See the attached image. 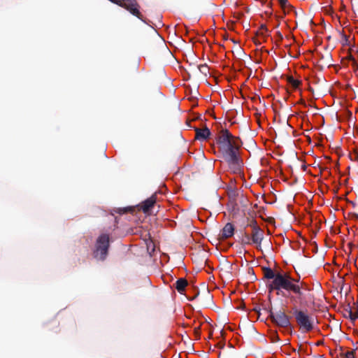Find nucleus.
<instances>
[{"label":"nucleus","instance_id":"obj_8","mask_svg":"<svg viewBox=\"0 0 358 358\" xmlns=\"http://www.w3.org/2000/svg\"><path fill=\"white\" fill-rule=\"evenodd\" d=\"M250 236L252 244L256 245L258 250H262L261 243L264 238V231L260 227H255Z\"/></svg>","mask_w":358,"mask_h":358},{"label":"nucleus","instance_id":"obj_30","mask_svg":"<svg viewBox=\"0 0 358 358\" xmlns=\"http://www.w3.org/2000/svg\"><path fill=\"white\" fill-rule=\"evenodd\" d=\"M277 34H278V36L280 39H282V35L281 34V33H280V32H279V31H278V32L277 33Z\"/></svg>","mask_w":358,"mask_h":358},{"label":"nucleus","instance_id":"obj_28","mask_svg":"<svg viewBox=\"0 0 358 358\" xmlns=\"http://www.w3.org/2000/svg\"><path fill=\"white\" fill-rule=\"evenodd\" d=\"M322 343H323V341L322 340H320V341H317V342H315V345L319 346V345H322Z\"/></svg>","mask_w":358,"mask_h":358},{"label":"nucleus","instance_id":"obj_1","mask_svg":"<svg viewBox=\"0 0 358 358\" xmlns=\"http://www.w3.org/2000/svg\"><path fill=\"white\" fill-rule=\"evenodd\" d=\"M269 292L273 290H277L278 295L285 296L284 292L281 290L282 289L287 291H292L295 294H301L300 287L292 283L290 277L287 275H283L278 273L276 277L268 285Z\"/></svg>","mask_w":358,"mask_h":358},{"label":"nucleus","instance_id":"obj_21","mask_svg":"<svg viewBox=\"0 0 358 358\" xmlns=\"http://www.w3.org/2000/svg\"><path fill=\"white\" fill-rule=\"evenodd\" d=\"M310 130H306L303 133V137L305 138V141L308 143V144L311 143V136L309 134Z\"/></svg>","mask_w":358,"mask_h":358},{"label":"nucleus","instance_id":"obj_3","mask_svg":"<svg viewBox=\"0 0 358 358\" xmlns=\"http://www.w3.org/2000/svg\"><path fill=\"white\" fill-rule=\"evenodd\" d=\"M239 148H235L221 152L224 159L227 163L229 169L234 173H241L243 167V162L238 155Z\"/></svg>","mask_w":358,"mask_h":358},{"label":"nucleus","instance_id":"obj_9","mask_svg":"<svg viewBox=\"0 0 358 358\" xmlns=\"http://www.w3.org/2000/svg\"><path fill=\"white\" fill-rule=\"evenodd\" d=\"M234 234V225L228 222L227 223L220 234V238L222 240L227 239L231 237Z\"/></svg>","mask_w":358,"mask_h":358},{"label":"nucleus","instance_id":"obj_15","mask_svg":"<svg viewBox=\"0 0 358 358\" xmlns=\"http://www.w3.org/2000/svg\"><path fill=\"white\" fill-rule=\"evenodd\" d=\"M264 277L267 279H273L274 280L277 275V273H275L274 271L270 268H265L264 270Z\"/></svg>","mask_w":358,"mask_h":358},{"label":"nucleus","instance_id":"obj_18","mask_svg":"<svg viewBox=\"0 0 358 358\" xmlns=\"http://www.w3.org/2000/svg\"><path fill=\"white\" fill-rule=\"evenodd\" d=\"M268 31V29L265 24H262L257 32V34L259 36H264L265 33Z\"/></svg>","mask_w":358,"mask_h":358},{"label":"nucleus","instance_id":"obj_36","mask_svg":"<svg viewBox=\"0 0 358 358\" xmlns=\"http://www.w3.org/2000/svg\"><path fill=\"white\" fill-rule=\"evenodd\" d=\"M317 42V39L315 38V41H314L315 45H316Z\"/></svg>","mask_w":358,"mask_h":358},{"label":"nucleus","instance_id":"obj_10","mask_svg":"<svg viewBox=\"0 0 358 358\" xmlns=\"http://www.w3.org/2000/svg\"><path fill=\"white\" fill-rule=\"evenodd\" d=\"M194 131L195 138L199 141H206L211 134L210 129L206 127L201 129L195 127Z\"/></svg>","mask_w":358,"mask_h":358},{"label":"nucleus","instance_id":"obj_12","mask_svg":"<svg viewBox=\"0 0 358 358\" xmlns=\"http://www.w3.org/2000/svg\"><path fill=\"white\" fill-rule=\"evenodd\" d=\"M299 353L300 355L303 356V358L306 357H311L312 354V348L310 343H304L301 344L299 347Z\"/></svg>","mask_w":358,"mask_h":358},{"label":"nucleus","instance_id":"obj_20","mask_svg":"<svg viewBox=\"0 0 358 358\" xmlns=\"http://www.w3.org/2000/svg\"><path fill=\"white\" fill-rule=\"evenodd\" d=\"M278 1L282 9L285 10L286 8H290V4L289 3L287 0H278Z\"/></svg>","mask_w":358,"mask_h":358},{"label":"nucleus","instance_id":"obj_29","mask_svg":"<svg viewBox=\"0 0 358 358\" xmlns=\"http://www.w3.org/2000/svg\"><path fill=\"white\" fill-rule=\"evenodd\" d=\"M306 85H307V86L308 87V89H309V90H311V87H310V81H309V80H308V79H306Z\"/></svg>","mask_w":358,"mask_h":358},{"label":"nucleus","instance_id":"obj_35","mask_svg":"<svg viewBox=\"0 0 358 358\" xmlns=\"http://www.w3.org/2000/svg\"><path fill=\"white\" fill-rule=\"evenodd\" d=\"M323 308H327V306H321V308H320V309H323Z\"/></svg>","mask_w":358,"mask_h":358},{"label":"nucleus","instance_id":"obj_2","mask_svg":"<svg viewBox=\"0 0 358 358\" xmlns=\"http://www.w3.org/2000/svg\"><path fill=\"white\" fill-rule=\"evenodd\" d=\"M220 152L241 148L242 143L238 137L233 136L228 129H222L217 141Z\"/></svg>","mask_w":358,"mask_h":358},{"label":"nucleus","instance_id":"obj_22","mask_svg":"<svg viewBox=\"0 0 358 358\" xmlns=\"http://www.w3.org/2000/svg\"><path fill=\"white\" fill-rule=\"evenodd\" d=\"M194 334L196 339L200 338V334H201V325H199L197 327H195L194 329Z\"/></svg>","mask_w":358,"mask_h":358},{"label":"nucleus","instance_id":"obj_4","mask_svg":"<svg viewBox=\"0 0 358 358\" xmlns=\"http://www.w3.org/2000/svg\"><path fill=\"white\" fill-rule=\"evenodd\" d=\"M293 315L299 327V329L302 332L307 333L313 329V322L311 315L307 310L295 309L293 311Z\"/></svg>","mask_w":358,"mask_h":358},{"label":"nucleus","instance_id":"obj_38","mask_svg":"<svg viewBox=\"0 0 358 358\" xmlns=\"http://www.w3.org/2000/svg\"><path fill=\"white\" fill-rule=\"evenodd\" d=\"M314 252L315 253L316 252V246L315 245V250H314Z\"/></svg>","mask_w":358,"mask_h":358},{"label":"nucleus","instance_id":"obj_27","mask_svg":"<svg viewBox=\"0 0 358 358\" xmlns=\"http://www.w3.org/2000/svg\"><path fill=\"white\" fill-rule=\"evenodd\" d=\"M321 289V285L320 283L315 285V290H320Z\"/></svg>","mask_w":358,"mask_h":358},{"label":"nucleus","instance_id":"obj_6","mask_svg":"<svg viewBox=\"0 0 358 358\" xmlns=\"http://www.w3.org/2000/svg\"><path fill=\"white\" fill-rule=\"evenodd\" d=\"M112 3L118 5L128 10L131 15L136 16L141 21L145 22L143 15L140 12V5L136 0H113Z\"/></svg>","mask_w":358,"mask_h":358},{"label":"nucleus","instance_id":"obj_31","mask_svg":"<svg viewBox=\"0 0 358 358\" xmlns=\"http://www.w3.org/2000/svg\"><path fill=\"white\" fill-rule=\"evenodd\" d=\"M314 229H315V234L316 233V231L318 230V228L316 226V224L315 223V227H314Z\"/></svg>","mask_w":358,"mask_h":358},{"label":"nucleus","instance_id":"obj_24","mask_svg":"<svg viewBox=\"0 0 358 358\" xmlns=\"http://www.w3.org/2000/svg\"><path fill=\"white\" fill-rule=\"evenodd\" d=\"M323 120V117L321 115H316L315 113V123L316 122H321Z\"/></svg>","mask_w":358,"mask_h":358},{"label":"nucleus","instance_id":"obj_5","mask_svg":"<svg viewBox=\"0 0 358 358\" xmlns=\"http://www.w3.org/2000/svg\"><path fill=\"white\" fill-rule=\"evenodd\" d=\"M109 242L110 238L108 234H103L98 237L94 252L95 258L101 261L106 258L110 245Z\"/></svg>","mask_w":358,"mask_h":358},{"label":"nucleus","instance_id":"obj_14","mask_svg":"<svg viewBox=\"0 0 358 358\" xmlns=\"http://www.w3.org/2000/svg\"><path fill=\"white\" fill-rule=\"evenodd\" d=\"M348 317L352 320L355 321L358 319V307H355L352 309L347 311Z\"/></svg>","mask_w":358,"mask_h":358},{"label":"nucleus","instance_id":"obj_11","mask_svg":"<svg viewBox=\"0 0 358 358\" xmlns=\"http://www.w3.org/2000/svg\"><path fill=\"white\" fill-rule=\"evenodd\" d=\"M157 196L155 194L152 195L150 197L145 200L141 206L142 210L144 213L148 212L156 203Z\"/></svg>","mask_w":358,"mask_h":358},{"label":"nucleus","instance_id":"obj_13","mask_svg":"<svg viewBox=\"0 0 358 358\" xmlns=\"http://www.w3.org/2000/svg\"><path fill=\"white\" fill-rule=\"evenodd\" d=\"M187 284L188 283L186 279L182 278H179L176 282V289L179 293L182 294L185 290V287H187Z\"/></svg>","mask_w":358,"mask_h":358},{"label":"nucleus","instance_id":"obj_26","mask_svg":"<svg viewBox=\"0 0 358 358\" xmlns=\"http://www.w3.org/2000/svg\"><path fill=\"white\" fill-rule=\"evenodd\" d=\"M131 210V208H124V209H120V213H127V212H128V211H129V210Z\"/></svg>","mask_w":358,"mask_h":358},{"label":"nucleus","instance_id":"obj_37","mask_svg":"<svg viewBox=\"0 0 358 358\" xmlns=\"http://www.w3.org/2000/svg\"><path fill=\"white\" fill-rule=\"evenodd\" d=\"M314 145H315V146H317V143L315 141Z\"/></svg>","mask_w":358,"mask_h":358},{"label":"nucleus","instance_id":"obj_17","mask_svg":"<svg viewBox=\"0 0 358 358\" xmlns=\"http://www.w3.org/2000/svg\"><path fill=\"white\" fill-rule=\"evenodd\" d=\"M242 242L244 244H248V245L252 244L251 236L245 232L243 234Z\"/></svg>","mask_w":358,"mask_h":358},{"label":"nucleus","instance_id":"obj_7","mask_svg":"<svg viewBox=\"0 0 358 358\" xmlns=\"http://www.w3.org/2000/svg\"><path fill=\"white\" fill-rule=\"evenodd\" d=\"M269 317L273 323L280 327L287 328L291 327L290 317L282 310L275 313L270 310Z\"/></svg>","mask_w":358,"mask_h":358},{"label":"nucleus","instance_id":"obj_23","mask_svg":"<svg viewBox=\"0 0 358 358\" xmlns=\"http://www.w3.org/2000/svg\"><path fill=\"white\" fill-rule=\"evenodd\" d=\"M247 226L248 227H250L252 228V230H253V229H255V227H259L257 224V222L255 220H252L248 224Z\"/></svg>","mask_w":358,"mask_h":358},{"label":"nucleus","instance_id":"obj_25","mask_svg":"<svg viewBox=\"0 0 358 358\" xmlns=\"http://www.w3.org/2000/svg\"><path fill=\"white\" fill-rule=\"evenodd\" d=\"M346 358H355L353 352H348L345 354Z\"/></svg>","mask_w":358,"mask_h":358},{"label":"nucleus","instance_id":"obj_33","mask_svg":"<svg viewBox=\"0 0 358 358\" xmlns=\"http://www.w3.org/2000/svg\"><path fill=\"white\" fill-rule=\"evenodd\" d=\"M313 152V146H311L310 150H308V152Z\"/></svg>","mask_w":358,"mask_h":358},{"label":"nucleus","instance_id":"obj_32","mask_svg":"<svg viewBox=\"0 0 358 358\" xmlns=\"http://www.w3.org/2000/svg\"><path fill=\"white\" fill-rule=\"evenodd\" d=\"M255 43H256V45H260L261 44L260 41H257L256 40L255 41Z\"/></svg>","mask_w":358,"mask_h":358},{"label":"nucleus","instance_id":"obj_19","mask_svg":"<svg viewBox=\"0 0 358 358\" xmlns=\"http://www.w3.org/2000/svg\"><path fill=\"white\" fill-rule=\"evenodd\" d=\"M199 71L206 76L208 73V67L206 64H201L198 66Z\"/></svg>","mask_w":358,"mask_h":358},{"label":"nucleus","instance_id":"obj_16","mask_svg":"<svg viewBox=\"0 0 358 358\" xmlns=\"http://www.w3.org/2000/svg\"><path fill=\"white\" fill-rule=\"evenodd\" d=\"M287 81L294 88H297L301 83L299 80L294 79L292 76H287Z\"/></svg>","mask_w":358,"mask_h":358},{"label":"nucleus","instance_id":"obj_34","mask_svg":"<svg viewBox=\"0 0 358 358\" xmlns=\"http://www.w3.org/2000/svg\"><path fill=\"white\" fill-rule=\"evenodd\" d=\"M310 24H313V17L310 20Z\"/></svg>","mask_w":358,"mask_h":358},{"label":"nucleus","instance_id":"obj_39","mask_svg":"<svg viewBox=\"0 0 358 358\" xmlns=\"http://www.w3.org/2000/svg\"><path fill=\"white\" fill-rule=\"evenodd\" d=\"M312 198H313V196ZM312 199H310V203H312Z\"/></svg>","mask_w":358,"mask_h":358}]
</instances>
